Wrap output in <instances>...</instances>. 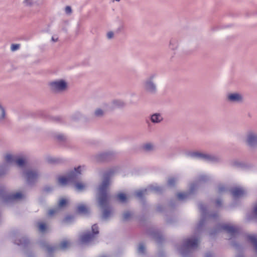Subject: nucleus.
I'll use <instances>...</instances> for the list:
<instances>
[{
    "label": "nucleus",
    "instance_id": "1",
    "mask_svg": "<svg viewBox=\"0 0 257 257\" xmlns=\"http://www.w3.org/2000/svg\"><path fill=\"white\" fill-rule=\"evenodd\" d=\"M82 171V167L79 166L66 176H60L58 179V183L61 186H65L70 183H74L76 189L78 191L83 190L86 185L80 182H77Z\"/></svg>",
    "mask_w": 257,
    "mask_h": 257
},
{
    "label": "nucleus",
    "instance_id": "2",
    "mask_svg": "<svg viewBox=\"0 0 257 257\" xmlns=\"http://www.w3.org/2000/svg\"><path fill=\"white\" fill-rule=\"evenodd\" d=\"M109 185V179L107 176H105L98 188V201L99 206L101 208L104 207L107 204V191Z\"/></svg>",
    "mask_w": 257,
    "mask_h": 257
},
{
    "label": "nucleus",
    "instance_id": "3",
    "mask_svg": "<svg viewBox=\"0 0 257 257\" xmlns=\"http://www.w3.org/2000/svg\"><path fill=\"white\" fill-rule=\"evenodd\" d=\"M188 156L194 159H198L211 163L219 162V157L214 155L199 152H193L188 153Z\"/></svg>",
    "mask_w": 257,
    "mask_h": 257
},
{
    "label": "nucleus",
    "instance_id": "4",
    "mask_svg": "<svg viewBox=\"0 0 257 257\" xmlns=\"http://www.w3.org/2000/svg\"><path fill=\"white\" fill-rule=\"evenodd\" d=\"M51 90L54 93H61L67 88V82L63 79L53 81L49 83Z\"/></svg>",
    "mask_w": 257,
    "mask_h": 257
},
{
    "label": "nucleus",
    "instance_id": "5",
    "mask_svg": "<svg viewBox=\"0 0 257 257\" xmlns=\"http://www.w3.org/2000/svg\"><path fill=\"white\" fill-rule=\"evenodd\" d=\"M155 75H152L143 82V88L146 92L151 94H155L157 92V87L153 79Z\"/></svg>",
    "mask_w": 257,
    "mask_h": 257
},
{
    "label": "nucleus",
    "instance_id": "6",
    "mask_svg": "<svg viewBox=\"0 0 257 257\" xmlns=\"http://www.w3.org/2000/svg\"><path fill=\"white\" fill-rule=\"evenodd\" d=\"M92 233L87 232L82 235L80 238V242L82 243H87L94 239L95 235L99 233L98 226L96 224L92 226Z\"/></svg>",
    "mask_w": 257,
    "mask_h": 257
},
{
    "label": "nucleus",
    "instance_id": "7",
    "mask_svg": "<svg viewBox=\"0 0 257 257\" xmlns=\"http://www.w3.org/2000/svg\"><path fill=\"white\" fill-rule=\"evenodd\" d=\"M23 176L28 184L35 182L38 178L39 174L36 170H27L23 173Z\"/></svg>",
    "mask_w": 257,
    "mask_h": 257
},
{
    "label": "nucleus",
    "instance_id": "8",
    "mask_svg": "<svg viewBox=\"0 0 257 257\" xmlns=\"http://www.w3.org/2000/svg\"><path fill=\"white\" fill-rule=\"evenodd\" d=\"M219 229L220 230H224L228 233L230 235V239L234 237L238 231V229L236 227L229 224L223 225Z\"/></svg>",
    "mask_w": 257,
    "mask_h": 257
},
{
    "label": "nucleus",
    "instance_id": "9",
    "mask_svg": "<svg viewBox=\"0 0 257 257\" xmlns=\"http://www.w3.org/2000/svg\"><path fill=\"white\" fill-rule=\"evenodd\" d=\"M226 100L230 103H237L241 101V94L237 93H229L226 96Z\"/></svg>",
    "mask_w": 257,
    "mask_h": 257
},
{
    "label": "nucleus",
    "instance_id": "10",
    "mask_svg": "<svg viewBox=\"0 0 257 257\" xmlns=\"http://www.w3.org/2000/svg\"><path fill=\"white\" fill-rule=\"evenodd\" d=\"M246 143L251 147L257 146V135L253 133H249L247 137Z\"/></svg>",
    "mask_w": 257,
    "mask_h": 257
},
{
    "label": "nucleus",
    "instance_id": "11",
    "mask_svg": "<svg viewBox=\"0 0 257 257\" xmlns=\"http://www.w3.org/2000/svg\"><path fill=\"white\" fill-rule=\"evenodd\" d=\"M199 242L198 238H190L186 239L184 245L187 248H194L198 245Z\"/></svg>",
    "mask_w": 257,
    "mask_h": 257
},
{
    "label": "nucleus",
    "instance_id": "12",
    "mask_svg": "<svg viewBox=\"0 0 257 257\" xmlns=\"http://www.w3.org/2000/svg\"><path fill=\"white\" fill-rule=\"evenodd\" d=\"M111 101L109 103H103L102 104L101 108H97L94 112H103L104 111L112 110Z\"/></svg>",
    "mask_w": 257,
    "mask_h": 257
},
{
    "label": "nucleus",
    "instance_id": "13",
    "mask_svg": "<svg viewBox=\"0 0 257 257\" xmlns=\"http://www.w3.org/2000/svg\"><path fill=\"white\" fill-rule=\"evenodd\" d=\"M113 109L115 108H121L124 107L126 104L121 99H114L111 101Z\"/></svg>",
    "mask_w": 257,
    "mask_h": 257
},
{
    "label": "nucleus",
    "instance_id": "14",
    "mask_svg": "<svg viewBox=\"0 0 257 257\" xmlns=\"http://www.w3.org/2000/svg\"><path fill=\"white\" fill-rule=\"evenodd\" d=\"M24 197V195L20 192H17L16 193L11 194L7 197H6L4 199L5 201L8 200H19L22 199Z\"/></svg>",
    "mask_w": 257,
    "mask_h": 257
},
{
    "label": "nucleus",
    "instance_id": "15",
    "mask_svg": "<svg viewBox=\"0 0 257 257\" xmlns=\"http://www.w3.org/2000/svg\"><path fill=\"white\" fill-rule=\"evenodd\" d=\"M180 39L177 37H172L170 41L169 48L172 50H176L179 44Z\"/></svg>",
    "mask_w": 257,
    "mask_h": 257
},
{
    "label": "nucleus",
    "instance_id": "16",
    "mask_svg": "<svg viewBox=\"0 0 257 257\" xmlns=\"http://www.w3.org/2000/svg\"><path fill=\"white\" fill-rule=\"evenodd\" d=\"M163 117L161 113H153L151 115V121L154 123H158L161 121Z\"/></svg>",
    "mask_w": 257,
    "mask_h": 257
},
{
    "label": "nucleus",
    "instance_id": "17",
    "mask_svg": "<svg viewBox=\"0 0 257 257\" xmlns=\"http://www.w3.org/2000/svg\"><path fill=\"white\" fill-rule=\"evenodd\" d=\"M248 239L253 244L255 251L257 252V236L254 235H248Z\"/></svg>",
    "mask_w": 257,
    "mask_h": 257
},
{
    "label": "nucleus",
    "instance_id": "18",
    "mask_svg": "<svg viewBox=\"0 0 257 257\" xmlns=\"http://www.w3.org/2000/svg\"><path fill=\"white\" fill-rule=\"evenodd\" d=\"M77 211L80 213L86 214L88 212V208L84 204H80L77 207Z\"/></svg>",
    "mask_w": 257,
    "mask_h": 257
},
{
    "label": "nucleus",
    "instance_id": "19",
    "mask_svg": "<svg viewBox=\"0 0 257 257\" xmlns=\"http://www.w3.org/2000/svg\"><path fill=\"white\" fill-rule=\"evenodd\" d=\"M70 245V242L68 240H64L62 241L59 245V247L62 249H65Z\"/></svg>",
    "mask_w": 257,
    "mask_h": 257
},
{
    "label": "nucleus",
    "instance_id": "20",
    "mask_svg": "<svg viewBox=\"0 0 257 257\" xmlns=\"http://www.w3.org/2000/svg\"><path fill=\"white\" fill-rule=\"evenodd\" d=\"M117 197L118 200L122 203H124V202H126V201L127 199V197H126L125 194H124L123 193H119L117 195Z\"/></svg>",
    "mask_w": 257,
    "mask_h": 257
},
{
    "label": "nucleus",
    "instance_id": "21",
    "mask_svg": "<svg viewBox=\"0 0 257 257\" xmlns=\"http://www.w3.org/2000/svg\"><path fill=\"white\" fill-rule=\"evenodd\" d=\"M147 190H148L147 189L138 190L137 192H136L135 195L136 196V197L138 198H141L143 196V195L146 194Z\"/></svg>",
    "mask_w": 257,
    "mask_h": 257
},
{
    "label": "nucleus",
    "instance_id": "22",
    "mask_svg": "<svg viewBox=\"0 0 257 257\" xmlns=\"http://www.w3.org/2000/svg\"><path fill=\"white\" fill-rule=\"evenodd\" d=\"M5 160L8 163H12L15 162L16 159H14L12 155H7L5 157Z\"/></svg>",
    "mask_w": 257,
    "mask_h": 257
},
{
    "label": "nucleus",
    "instance_id": "23",
    "mask_svg": "<svg viewBox=\"0 0 257 257\" xmlns=\"http://www.w3.org/2000/svg\"><path fill=\"white\" fill-rule=\"evenodd\" d=\"M20 167H22L24 166L25 164V160L23 158H19L16 159L15 162Z\"/></svg>",
    "mask_w": 257,
    "mask_h": 257
},
{
    "label": "nucleus",
    "instance_id": "24",
    "mask_svg": "<svg viewBox=\"0 0 257 257\" xmlns=\"http://www.w3.org/2000/svg\"><path fill=\"white\" fill-rule=\"evenodd\" d=\"M241 194V190L239 188H235L232 191V196L236 198Z\"/></svg>",
    "mask_w": 257,
    "mask_h": 257
},
{
    "label": "nucleus",
    "instance_id": "25",
    "mask_svg": "<svg viewBox=\"0 0 257 257\" xmlns=\"http://www.w3.org/2000/svg\"><path fill=\"white\" fill-rule=\"evenodd\" d=\"M188 194L187 193H179L177 194V198L180 200L187 198Z\"/></svg>",
    "mask_w": 257,
    "mask_h": 257
},
{
    "label": "nucleus",
    "instance_id": "26",
    "mask_svg": "<svg viewBox=\"0 0 257 257\" xmlns=\"http://www.w3.org/2000/svg\"><path fill=\"white\" fill-rule=\"evenodd\" d=\"M111 211L108 209H104L102 214V217L104 219L108 218L111 214Z\"/></svg>",
    "mask_w": 257,
    "mask_h": 257
},
{
    "label": "nucleus",
    "instance_id": "27",
    "mask_svg": "<svg viewBox=\"0 0 257 257\" xmlns=\"http://www.w3.org/2000/svg\"><path fill=\"white\" fill-rule=\"evenodd\" d=\"M145 247L144 245L142 243L140 244L139 245V247L138 248V253L142 254L145 253Z\"/></svg>",
    "mask_w": 257,
    "mask_h": 257
},
{
    "label": "nucleus",
    "instance_id": "28",
    "mask_svg": "<svg viewBox=\"0 0 257 257\" xmlns=\"http://www.w3.org/2000/svg\"><path fill=\"white\" fill-rule=\"evenodd\" d=\"M67 203V200L65 199H62L59 201L58 206L59 207H63Z\"/></svg>",
    "mask_w": 257,
    "mask_h": 257
},
{
    "label": "nucleus",
    "instance_id": "29",
    "mask_svg": "<svg viewBox=\"0 0 257 257\" xmlns=\"http://www.w3.org/2000/svg\"><path fill=\"white\" fill-rule=\"evenodd\" d=\"M46 229V225L43 223H40L39 224V229L41 232H44Z\"/></svg>",
    "mask_w": 257,
    "mask_h": 257
},
{
    "label": "nucleus",
    "instance_id": "30",
    "mask_svg": "<svg viewBox=\"0 0 257 257\" xmlns=\"http://www.w3.org/2000/svg\"><path fill=\"white\" fill-rule=\"evenodd\" d=\"M23 3L26 6L31 7L33 5V0H24Z\"/></svg>",
    "mask_w": 257,
    "mask_h": 257
},
{
    "label": "nucleus",
    "instance_id": "31",
    "mask_svg": "<svg viewBox=\"0 0 257 257\" xmlns=\"http://www.w3.org/2000/svg\"><path fill=\"white\" fill-rule=\"evenodd\" d=\"M144 148L146 150L150 151L154 148V145L151 143L146 144L144 146Z\"/></svg>",
    "mask_w": 257,
    "mask_h": 257
},
{
    "label": "nucleus",
    "instance_id": "32",
    "mask_svg": "<svg viewBox=\"0 0 257 257\" xmlns=\"http://www.w3.org/2000/svg\"><path fill=\"white\" fill-rule=\"evenodd\" d=\"M176 179L172 177L169 179L168 181V184L170 186H172L174 185Z\"/></svg>",
    "mask_w": 257,
    "mask_h": 257
},
{
    "label": "nucleus",
    "instance_id": "33",
    "mask_svg": "<svg viewBox=\"0 0 257 257\" xmlns=\"http://www.w3.org/2000/svg\"><path fill=\"white\" fill-rule=\"evenodd\" d=\"M131 216V214L130 212H125L123 214V218L124 220H127Z\"/></svg>",
    "mask_w": 257,
    "mask_h": 257
},
{
    "label": "nucleus",
    "instance_id": "34",
    "mask_svg": "<svg viewBox=\"0 0 257 257\" xmlns=\"http://www.w3.org/2000/svg\"><path fill=\"white\" fill-rule=\"evenodd\" d=\"M20 45L19 44H12L11 45V49L12 51H15L19 49Z\"/></svg>",
    "mask_w": 257,
    "mask_h": 257
},
{
    "label": "nucleus",
    "instance_id": "35",
    "mask_svg": "<svg viewBox=\"0 0 257 257\" xmlns=\"http://www.w3.org/2000/svg\"><path fill=\"white\" fill-rule=\"evenodd\" d=\"M149 190H152V191L154 190V191L158 192L160 191L161 189L158 186H156V187L152 186V187H150V188Z\"/></svg>",
    "mask_w": 257,
    "mask_h": 257
},
{
    "label": "nucleus",
    "instance_id": "36",
    "mask_svg": "<svg viewBox=\"0 0 257 257\" xmlns=\"http://www.w3.org/2000/svg\"><path fill=\"white\" fill-rule=\"evenodd\" d=\"M57 211V209H52L49 210L48 214L49 215L51 216L54 214Z\"/></svg>",
    "mask_w": 257,
    "mask_h": 257
},
{
    "label": "nucleus",
    "instance_id": "37",
    "mask_svg": "<svg viewBox=\"0 0 257 257\" xmlns=\"http://www.w3.org/2000/svg\"><path fill=\"white\" fill-rule=\"evenodd\" d=\"M65 12L67 14H70L72 12L71 8L70 6H66L65 9Z\"/></svg>",
    "mask_w": 257,
    "mask_h": 257
},
{
    "label": "nucleus",
    "instance_id": "38",
    "mask_svg": "<svg viewBox=\"0 0 257 257\" xmlns=\"http://www.w3.org/2000/svg\"><path fill=\"white\" fill-rule=\"evenodd\" d=\"M225 191V187L223 185L218 187V191L219 193H222Z\"/></svg>",
    "mask_w": 257,
    "mask_h": 257
},
{
    "label": "nucleus",
    "instance_id": "39",
    "mask_svg": "<svg viewBox=\"0 0 257 257\" xmlns=\"http://www.w3.org/2000/svg\"><path fill=\"white\" fill-rule=\"evenodd\" d=\"M113 37V33L112 32H109L107 34V37L108 39H111Z\"/></svg>",
    "mask_w": 257,
    "mask_h": 257
},
{
    "label": "nucleus",
    "instance_id": "40",
    "mask_svg": "<svg viewBox=\"0 0 257 257\" xmlns=\"http://www.w3.org/2000/svg\"><path fill=\"white\" fill-rule=\"evenodd\" d=\"M55 248H53L52 247H50V246H48L46 247V250L48 252H52L53 250H55Z\"/></svg>",
    "mask_w": 257,
    "mask_h": 257
},
{
    "label": "nucleus",
    "instance_id": "41",
    "mask_svg": "<svg viewBox=\"0 0 257 257\" xmlns=\"http://www.w3.org/2000/svg\"><path fill=\"white\" fill-rule=\"evenodd\" d=\"M6 117V113H0V121L4 119Z\"/></svg>",
    "mask_w": 257,
    "mask_h": 257
},
{
    "label": "nucleus",
    "instance_id": "42",
    "mask_svg": "<svg viewBox=\"0 0 257 257\" xmlns=\"http://www.w3.org/2000/svg\"><path fill=\"white\" fill-rule=\"evenodd\" d=\"M199 208H200V211L202 213H203L204 210H205V207H204V206L202 204H200L199 205Z\"/></svg>",
    "mask_w": 257,
    "mask_h": 257
},
{
    "label": "nucleus",
    "instance_id": "43",
    "mask_svg": "<svg viewBox=\"0 0 257 257\" xmlns=\"http://www.w3.org/2000/svg\"><path fill=\"white\" fill-rule=\"evenodd\" d=\"M94 114L95 115V116L96 117H101L102 116L103 113H94Z\"/></svg>",
    "mask_w": 257,
    "mask_h": 257
},
{
    "label": "nucleus",
    "instance_id": "44",
    "mask_svg": "<svg viewBox=\"0 0 257 257\" xmlns=\"http://www.w3.org/2000/svg\"><path fill=\"white\" fill-rule=\"evenodd\" d=\"M58 38H55L54 37H52L51 40L53 42H57L58 41Z\"/></svg>",
    "mask_w": 257,
    "mask_h": 257
},
{
    "label": "nucleus",
    "instance_id": "45",
    "mask_svg": "<svg viewBox=\"0 0 257 257\" xmlns=\"http://www.w3.org/2000/svg\"><path fill=\"white\" fill-rule=\"evenodd\" d=\"M136 95V94L135 93H131V96L132 97H134V96H135Z\"/></svg>",
    "mask_w": 257,
    "mask_h": 257
},
{
    "label": "nucleus",
    "instance_id": "46",
    "mask_svg": "<svg viewBox=\"0 0 257 257\" xmlns=\"http://www.w3.org/2000/svg\"><path fill=\"white\" fill-rule=\"evenodd\" d=\"M254 211L256 213V214H257V206L255 207L254 209Z\"/></svg>",
    "mask_w": 257,
    "mask_h": 257
},
{
    "label": "nucleus",
    "instance_id": "47",
    "mask_svg": "<svg viewBox=\"0 0 257 257\" xmlns=\"http://www.w3.org/2000/svg\"><path fill=\"white\" fill-rule=\"evenodd\" d=\"M199 180H200V181L204 180V178H203V177H200Z\"/></svg>",
    "mask_w": 257,
    "mask_h": 257
},
{
    "label": "nucleus",
    "instance_id": "48",
    "mask_svg": "<svg viewBox=\"0 0 257 257\" xmlns=\"http://www.w3.org/2000/svg\"><path fill=\"white\" fill-rule=\"evenodd\" d=\"M216 203L218 205H219L220 204V202L219 201H217Z\"/></svg>",
    "mask_w": 257,
    "mask_h": 257
},
{
    "label": "nucleus",
    "instance_id": "49",
    "mask_svg": "<svg viewBox=\"0 0 257 257\" xmlns=\"http://www.w3.org/2000/svg\"><path fill=\"white\" fill-rule=\"evenodd\" d=\"M58 139L60 140V139H61V138H60V137H58Z\"/></svg>",
    "mask_w": 257,
    "mask_h": 257
},
{
    "label": "nucleus",
    "instance_id": "50",
    "mask_svg": "<svg viewBox=\"0 0 257 257\" xmlns=\"http://www.w3.org/2000/svg\"><path fill=\"white\" fill-rule=\"evenodd\" d=\"M116 1L119 2L120 0H115Z\"/></svg>",
    "mask_w": 257,
    "mask_h": 257
}]
</instances>
